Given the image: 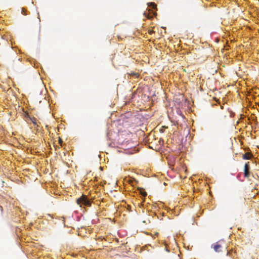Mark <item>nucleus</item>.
Listing matches in <instances>:
<instances>
[{
	"label": "nucleus",
	"instance_id": "obj_1",
	"mask_svg": "<svg viewBox=\"0 0 259 259\" xmlns=\"http://www.w3.org/2000/svg\"><path fill=\"white\" fill-rule=\"evenodd\" d=\"M76 203L78 205H79L80 206H81L82 205H84L86 206H90L91 205L90 200L85 195H82L80 197L78 198L76 200Z\"/></svg>",
	"mask_w": 259,
	"mask_h": 259
},
{
	"label": "nucleus",
	"instance_id": "obj_2",
	"mask_svg": "<svg viewBox=\"0 0 259 259\" xmlns=\"http://www.w3.org/2000/svg\"><path fill=\"white\" fill-rule=\"evenodd\" d=\"M224 244L223 240H220L212 244V247L215 252H219Z\"/></svg>",
	"mask_w": 259,
	"mask_h": 259
},
{
	"label": "nucleus",
	"instance_id": "obj_3",
	"mask_svg": "<svg viewBox=\"0 0 259 259\" xmlns=\"http://www.w3.org/2000/svg\"><path fill=\"white\" fill-rule=\"evenodd\" d=\"M250 167L249 165V162H247L245 164L244 168V177L248 178L250 176Z\"/></svg>",
	"mask_w": 259,
	"mask_h": 259
},
{
	"label": "nucleus",
	"instance_id": "obj_4",
	"mask_svg": "<svg viewBox=\"0 0 259 259\" xmlns=\"http://www.w3.org/2000/svg\"><path fill=\"white\" fill-rule=\"evenodd\" d=\"M252 157V154L251 153H248V152L242 155V158L243 159H246V160L250 159Z\"/></svg>",
	"mask_w": 259,
	"mask_h": 259
},
{
	"label": "nucleus",
	"instance_id": "obj_5",
	"mask_svg": "<svg viewBox=\"0 0 259 259\" xmlns=\"http://www.w3.org/2000/svg\"><path fill=\"white\" fill-rule=\"evenodd\" d=\"M30 119L33 124H36V125L37 124V120L36 118L33 117V118H31Z\"/></svg>",
	"mask_w": 259,
	"mask_h": 259
},
{
	"label": "nucleus",
	"instance_id": "obj_6",
	"mask_svg": "<svg viewBox=\"0 0 259 259\" xmlns=\"http://www.w3.org/2000/svg\"><path fill=\"white\" fill-rule=\"evenodd\" d=\"M149 6H151L153 9H155L156 5L154 3H151L149 4Z\"/></svg>",
	"mask_w": 259,
	"mask_h": 259
},
{
	"label": "nucleus",
	"instance_id": "obj_7",
	"mask_svg": "<svg viewBox=\"0 0 259 259\" xmlns=\"http://www.w3.org/2000/svg\"><path fill=\"white\" fill-rule=\"evenodd\" d=\"M141 194L143 196H146L147 195V193L144 190H142V191H141Z\"/></svg>",
	"mask_w": 259,
	"mask_h": 259
},
{
	"label": "nucleus",
	"instance_id": "obj_8",
	"mask_svg": "<svg viewBox=\"0 0 259 259\" xmlns=\"http://www.w3.org/2000/svg\"><path fill=\"white\" fill-rule=\"evenodd\" d=\"M133 75H135L137 77H138L139 76L138 74L136 73H133Z\"/></svg>",
	"mask_w": 259,
	"mask_h": 259
},
{
	"label": "nucleus",
	"instance_id": "obj_9",
	"mask_svg": "<svg viewBox=\"0 0 259 259\" xmlns=\"http://www.w3.org/2000/svg\"><path fill=\"white\" fill-rule=\"evenodd\" d=\"M144 15L145 16H146L148 18H150V17H148V16H147V13H146V12H145V13H144Z\"/></svg>",
	"mask_w": 259,
	"mask_h": 259
},
{
	"label": "nucleus",
	"instance_id": "obj_10",
	"mask_svg": "<svg viewBox=\"0 0 259 259\" xmlns=\"http://www.w3.org/2000/svg\"><path fill=\"white\" fill-rule=\"evenodd\" d=\"M152 32H153V31H152V30H150V31H149V33L150 34H151V33H152Z\"/></svg>",
	"mask_w": 259,
	"mask_h": 259
},
{
	"label": "nucleus",
	"instance_id": "obj_11",
	"mask_svg": "<svg viewBox=\"0 0 259 259\" xmlns=\"http://www.w3.org/2000/svg\"><path fill=\"white\" fill-rule=\"evenodd\" d=\"M0 208H1V210L2 211V210H3V208H2V206H0Z\"/></svg>",
	"mask_w": 259,
	"mask_h": 259
},
{
	"label": "nucleus",
	"instance_id": "obj_12",
	"mask_svg": "<svg viewBox=\"0 0 259 259\" xmlns=\"http://www.w3.org/2000/svg\"><path fill=\"white\" fill-rule=\"evenodd\" d=\"M229 252L228 251V252H227V255H229Z\"/></svg>",
	"mask_w": 259,
	"mask_h": 259
}]
</instances>
